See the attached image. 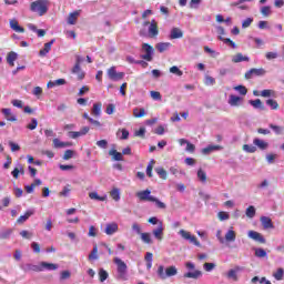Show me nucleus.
<instances>
[{
  "label": "nucleus",
  "mask_w": 284,
  "mask_h": 284,
  "mask_svg": "<svg viewBox=\"0 0 284 284\" xmlns=\"http://www.w3.org/2000/svg\"><path fill=\"white\" fill-rule=\"evenodd\" d=\"M152 194V191L150 190H144V191H140L136 193V196L140 201H149L150 203H155L156 207H159V210H165V207H168L165 205V203L161 202L159 199L150 195Z\"/></svg>",
  "instance_id": "obj_1"
},
{
  "label": "nucleus",
  "mask_w": 284,
  "mask_h": 284,
  "mask_svg": "<svg viewBox=\"0 0 284 284\" xmlns=\"http://www.w3.org/2000/svg\"><path fill=\"white\" fill-rule=\"evenodd\" d=\"M113 263L116 265L118 278L120 281H128V264L120 257H114Z\"/></svg>",
  "instance_id": "obj_2"
},
{
  "label": "nucleus",
  "mask_w": 284,
  "mask_h": 284,
  "mask_svg": "<svg viewBox=\"0 0 284 284\" xmlns=\"http://www.w3.org/2000/svg\"><path fill=\"white\" fill-rule=\"evenodd\" d=\"M176 274H179L176 266H169L165 268L163 265H160L158 267V276L162 281H165V278H170L172 276H176Z\"/></svg>",
  "instance_id": "obj_3"
},
{
  "label": "nucleus",
  "mask_w": 284,
  "mask_h": 284,
  "mask_svg": "<svg viewBox=\"0 0 284 284\" xmlns=\"http://www.w3.org/2000/svg\"><path fill=\"white\" fill-rule=\"evenodd\" d=\"M31 12H37L39 17L48 13V0H37L30 6Z\"/></svg>",
  "instance_id": "obj_4"
},
{
  "label": "nucleus",
  "mask_w": 284,
  "mask_h": 284,
  "mask_svg": "<svg viewBox=\"0 0 284 284\" xmlns=\"http://www.w3.org/2000/svg\"><path fill=\"white\" fill-rule=\"evenodd\" d=\"M142 52L144 54L141 55V59L144 61H152L154 59V47L149 43H142Z\"/></svg>",
  "instance_id": "obj_5"
},
{
  "label": "nucleus",
  "mask_w": 284,
  "mask_h": 284,
  "mask_svg": "<svg viewBox=\"0 0 284 284\" xmlns=\"http://www.w3.org/2000/svg\"><path fill=\"white\" fill-rule=\"evenodd\" d=\"M179 234L182 236V239H184V241L192 243V245H195V247H201V242H199V239L192 235V233L185 230H180Z\"/></svg>",
  "instance_id": "obj_6"
},
{
  "label": "nucleus",
  "mask_w": 284,
  "mask_h": 284,
  "mask_svg": "<svg viewBox=\"0 0 284 284\" xmlns=\"http://www.w3.org/2000/svg\"><path fill=\"white\" fill-rule=\"evenodd\" d=\"M266 72H267V71H265V69H263V68H260V69L253 68V69L248 70V71L244 74V78H245L246 80H250V79H252L253 77H265Z\"/></svg>",
  "instance_id": "obj_7"
},
{
  "label": "nucleus",
  "mask_w": 284,
  "mask_h": 284,
  "mask_svg": "<svg viewBox=\"0 0 284 284\" xmlns=\"http://www.w3.org/2000/svg\"><path fill=\"white\" fill-rule=\"evenodd\" d=\"M148 32L150 39H156L159 37V22L155 19L151 20Z\"/></svg>",
  "instance_id": "obj_8"
},
{
  "label": "nucleus",
  "mask_w": 284,
  "mask_h": 284,
  "mask_svg": "<svg viewBox=\"0 0 284 284\" xmlns=\"http://www.w3.org/2000/svg\"><path fill=\"white\" fill-rule=\"evenodd\" d=\"M108 77H109V79H111V81H121V79H123L125 77V73H123V72L118 73L116 68L111 67L108 70Z\"/></svg>",
  "instance_id": "obj_9"
},
{
  "label": "nucleus",
  "mask_w": 284,
  "mask_h": 284,
  "mask_svg": "<svg viewBox=\"0 0 284 284\" xmlns=\"http://www.w3.org/2000/svg\"><path fill=\"white\" fill-rule=\"evenodd\" d=\"M248 239H252L253 241H256L257 243L265 244V237L256 232V231H248Z\"/></svg>",
  "instance_id": "obj_10"
},
{
  "label": "nucleus",
  "mask_w": 284,
  "mask_h": 284,
  "mask_svg": "<svg viewBox=\"0 0 284 284\" xmlns=\"http://www.w3.org/2000/svg\"><path fill=\"white\" fill-rule=\"evenodd\" d=\"M241 103H243V98L231 94L229 97V105H231L232 108H236L239 105H241Z\"/></svg>",
  "instance_id": "obj_11"
},
{
  "label": "nucleus",
  "mask_w": 284,
  "mask_h": 284,
  "mask_svg": "<svg viewBox=\"0 0 284 284\" xmlns=\"http://www.w3.org/2000/svg\"><path fill=\"white\" fill-rule=\"evenodd\" d=\"M1 112L4 114L7 121H10L11 123L17 122V115L12 113V109H2Z\"/></svg>",
  "instance_id": "obj_12"
},
{
  "label": "nucleus",
  "mask_w": 284,
  "mask_h": 284,
  "mask_svg": "<svg viewBox=\"0 0 284 284\" xmlns=\"http://www.w3.org/2000/svg\"><path fill=\"white\" fill-rule=\"evenodd\" d=\"M264 230H274V223H272V219L268 216H262L260 219Z\"/></svg>",
  "instance_id": "obj_13"
},
{
  "label": "nucleus",
  "mask_w": 284,
  "mask_h": 284,
  "mask_svg": "<svg viewBox=\"0 0 284 284\" xmlns=\"http://www.w3.org/2000/svg\"><path fill=\"white\" fill-rule=\"evenodd\" d=\"M53 148L59 150L61 148H72V142H62L58 138L53 139Z\"/></svg>",
  "instance_id": "obj_14"
},
{
  "label": "nucleus",
  "mask_w": 284,
  "mask_h": 284,
  "mask_svg": "<svg viewBox=\"0 0 284 284\" xmlns=\"http://www.w3.org/2000/svg\"><path fill=\"white\" fill-rule=\"evenodd\" d=\"M170 48H172V43L170 42H159L155 44V50L160 53L168 52Z\"/></svg>",
  "instance_id": "obj_15"
},
{
  "label": "nucleus",
  "mask_w": 284,
  "mask_h": 284,
  "mask_svg": "<svg viewBox=\"0 0 284 284\" xmlns=\"http://www.w3.org/2000/svg\"><path fill=\"white\" fill-rule=\"evenodd\" d=\"M72 74H77L78 81H83L85 79V72L81 70V67L79 64H74L72 68Z\"/></svg>",
  "instance_id": "obj_16"
},
{
  "label": "nucleus",
  "mask_w": 284,
  "mask_h": 284,
  "mask_svg": "<svg viewBox=\"0 0 284 284\" xmlns=\"http://www.w3.org/2000/svg\"><path fill=\"white\" fill-rule=\"evenodd\" d=\"M115 232H119V224L114 222L106 224L105 234H108V236H112V234H115Z\"/></svg>",
  "instance_id": "obj_17"
},
{
  "label": "nucleus",
  "mask_w": 284,
  "mask_h": 284,
  "mask_svg": "<svg viewBox=\"0 0 284 284\" xmlns=\"http://www.w3.org/2000/svg\"><path fill=\"white\" fill-rule=\"evenodd\" d=\"M163 222H160L159 226L153 230V236L158 240V241H163Z\"/></svg>",
  "instance_id": "obj_18"
},
{
  "label": "nucleus",
  "mask_w": 284,
  "mask_h": 284,
  "mask_svg": "<svg viewBox=\"0 0 284 284\" xmlns=\"http://www.w3.org/2000/svg\"><path fill=\"white\" fill-rule=\"evenodd\" d=\"M10 28L11 30H14V32H19L21 34H23V32H26V29L21 26H19V21L17 20H10Z\"/></svg>",
  "instance_id": "obj_19"
},
{
  "label": "nucleus",
  "mask_w": 284,
  "mask_h": 284,
  "mask_svg": "<svg viewBox=\"0 0 284 284\" xmlns=\"http://www.w3.org/2000/svg\"><path fill=\"white\" fill-rule=\"evenodd\" d=\"M54 39H52L50 42L44 43V47L42 50H40L39 55L40 57H45L50 50H52V45L54 44Z\"/></svg>",
  "instance_id": "obj_20"
},
{
  "label": "nucleus",
  "mask_w": 284,
  "mask_h": 284,
  "mask_svg": "<svg viewBox=\"0 0 284 284\" xmlns=\"http://www.w3.org/2000/svg\"><path fill=\"white\" fill-rule=\"evenodd\" d=\"M203 276V272L195 270L193 272H187L184 274V278H194L195 281Z\"/></svg>",
  "instance_id": "obj_21"
},
{
  "label": "nucleus",
  "mask_w": 284,
  "mask_h": 284,
  "mask_svg": "<svg viewBox=\"0 0 284 284\" xmlns=\"http://www.w3.org/2000/svg\"><path fill=\"white\" fill-rule=\"evenodd\" d=\"M42 272L44 270H48L49 272H54L55 270H59V265L54 263H48V262H41Z\"/></svg>",
  "instance_id": "obj_22"
},
{
  "label": "nucleus",
  "mask_w": 284,
  "mask_h": 284,
  "mask_svg": "<svg viewBox=\"0 0 284 284\" xmlns=\"http://www.w3.org/2000/svg\"><path fill=\"white\" fill-rule=\"evenodd\" d=\"M243 61H250V57L243 55V53H236L232 58L233 63H243Z\"/></svg>",
  "instance_id": "obj_23"
},
{
  "label": "nucleus",
  "mask_w": 284,
  "mask_h": 284,
  "mask_svg": "<svg viewBox=\"0 0 284 284\" xmlns=\"http://www.w3.org/2000/svg\"><path fill=\"white\" fill-rule=\"evenodd\" d=\"M34 214L33 210H29L24 213V215H21L20 217H18L17 223L19 225L26 223V221H28V219H30V216H32Z\"/></svg>",
  "instance_id": "obj_24"
},
{
  "label": "nucleus",
  "mask_w": 284,
  "mask_h": 284,
  "mask_svg": "<svg viewBox=\"0 0 284 284\" xmlns=\"http://www.w3.org/2000/svg\"><path fill=\"white\" fill-rule=\"evenodd\" d=\"M253 144L256 145V148H258L260 150H267V148L270 145L267 142H265L258 138H255L253 140Z\"/></svg>",
  "instance_id": "obj_25"
},
{
  "label": "nucleus",
  "mask_w": 284,
  "mask_h": 284,
  "mask_svg": "<svg viewBox=\"0 0 284 284\" xmlns=\"http://www.w3.org/2000/svg\"><path fill=\"white\" fill-rule=\"evenodd\" d=\"M250 105H252L255 110H265V104H263V101L261 99L256 100H250Z\"/></svg>",
  "instance_id": "obj_26"
},
{
  "label": "nucleus",
  "mask_w": 284,
  "mask_h": 284,
  "mask_svg": "<svg viewBox=\"0 0 284 284\" xmlns=\"http://www.w3.org/2000/svg\"><path fill=\"white\" fill-rule=\"evenodd\" d=\"M170 39H183V31L180 28H173L170 33Z\"/></svg>",
  "instance_id": "obj_27"
},
{
  "label": "nucleus",
  "mask_w": 284,
  "mask_h": 284,
  "mask_svg": "<svg viewBox=\"0 0 284 284\" xmlns=\"http://www.w3.org/2000/svg\"><path fill=\"white\" fill-rule=\"evenodd\" d=\"M225 241L227 243H234V241H236V232L232 227L226 232Z\"/></svg>",
  "instance_id": "obj_28"
},
{
  "label": "nucleus",
  "mask_w": 284,
  "mask_h": 284,
  "mask_svg": "<svg viewBox=\"0 0 284 284\" xmlns=\"http://www.w3.org/2000/svg\"><path fill=\"white\" fill-rule=\"evenodd\" d=\"M109 155L112 156L113 161H123V153L114 149L109 151Z\"/></svg>",
  "instance_id": "obj_29"
},
{
  "label": "nucleus",
  "mask_w": 284,
  "mask_h": 284,
  "mask_svg": "<svg viewBox=\"0 0 284 284\" xmlns=\"http://www.w3.org/2000/svg\"><path fill=\"white\" fill-rule=\"evenodd\" d=\"M103 106V104L101 102L94 103L91 114H93V116H101V108Z\"/></svg>",
  "instance_id": "obj_30"
},
{
  "label": "nucleus",
  "mask_w": 284,
  "mask_h": 284,
  "mask_svg": "<svg viewBox=\"0 0 284 284\" xmlns=\"http://www.w3.org/2000/svg\"><path fill=\"white\" fill-rule=\"evenodd\" d=\"M17 59V53L14 51H11L7 55V63L11 67L14 68V60Z\"/></svg>",
  "instance_id": "obj_31"
},
{
  "label": "nucleus",
  "mask_w": 284,
  "mask_h": 284,
  "mask_svg": "<svg viewBox=\"0 0 284 284\" xmlns=\"http://www.w3.org/2000/svg\"><path fill=\"white\" fill-rule=\"evenodd\" d=\"M133 116H135V119H143V116H145V109L143 108L133 109Z\"/></svg>",
  "instance_id": "obj_32"
},
{
  "label": "nucleus",
  "mask_w": 284,
  "mask_h": 284,
  "mask_svg": "<svg viewBox=\"0 0 284 284\" xmlns=\"http://www.w3.org/2000/svg\"><path fill=\"white\" fill-rule=\"evenodd\" d=\"M77 19H79V11L70 13L68 18L69 26H74V23H77Z\"/></svg>",
  "instance_id": "obj_33"
},
{
  "label": "nucleus",
  "mask_w": 284,
  "mask_h": 284,
  "mask_svg": "<svg viewBox=\"0 0 284 284\" xmlns=\"http://www.w3.org/2000/svg\"><path fill=\"white\" fill-rule=\"evenodd\" d=\"M98 274L100 283H104V281H108V277L110 276L108 271H105L104 268H100Z\"/></svg>",
  "instance_id": "obj_34"
},
{
  "label": "nucleus",
  "mask_w": 284,
  "mask_h": 284,
  "mask_svg": "<svg viewBox=\"0 0 284 284\" xmlns=\"http://www.w3.org/2000/svg\"><path fill=\"white\" fill-rule=\"evenodd\" d=\"M65 79H58L55 81H49L47 87L48 88H55V85H65Z\"/></svg>",
  "instance_id": "obj_35"
},
{
  "label": "nucleus",
  "mask_w": 284,
  "mask_h": 284,
  "mask_svg": "<svg viewBox=\"0 0 284 284\" xmlns=\"http://www.w3.org/2000/svg\"><path fill=\"white\" fill-rule=\"evenodd\" d=\"M216 150H222L221 145H209L202 150L203 154H210Z\"/></svg>",
  "instance_id": "obj_36"
},
{
  "label": "nucleus",
  "mask_w": 284,
  "mask_h": 284,
  "mask_svg": "<svg viewBox=\"0 0 284 284\" xmlns=\"http://www.w3.org/2000/svg\"><path fill=\"white\" fill-rule=\"evenodd\" d=\"M97 258H99V246L94 245L89 254V261H97Z\"/></svg>",
  "instance_id": "obj_37"
},
{
  "label": "nucleus",
  "mask_w": 284,
  "mask_h": 284,
  "mask_svg": "<svg viewBox=\"0 0 284 284\" xmlns=\"http://www.w3.org/2000/svg\"><path fill=\"white\" fill-rule=\"evenodd\" d=\"M141 241H143L146 245H152V235L150 233H142Z\"/></svg>",
  "instance_id": "obj_38"
},
{
  "label": "nucleus",
  "mask_w": 284,
  "mask_h": 284,
  "mask_svg": "<svg viewBox=\"0 0 284 284\" xmlns=\"http://www.w3.org/2000/svg\"><path fill=\"white\" fill-rule=\"evenodd\" d=\"M110 196L113 199V201H121V191L119 189H113L110 192Z\"/></svg>",
  "instance_id": "obj_39"
},
{
  "label": "nucleus",
  "mask_w": 284,
  "mask_h": 284,
  "mask_svg": "<svg viewBox=\"0 0 284 284\" xmlns=\"http://www.w3.org/2000/svg\"><path fill=\"white\" fill-rule=\"evenodd\" d=\"M89 199L93 200V201H105L108 199V196H100L99 193L97 192H91L89 193Z\"/></svg>",
  "instance_id": "obj_40"
},
{
  "label": "nucleus",
  "mask_w": 284,
  "mask_h": 284,
  "mask_svg": "<svg viewBox=\"0 0 284 284\" xmlns=\"http://www.w3.org/2000/svg\"><path fill=\"white\" fill-rule=\"evenodd\" d=\"M273 278H275V281H283L284 278V270L283 268H277L275 273H273Z\"/></svg>",
  "instance_id": "obj_41"
},
{
  "label": "nucleus",
  "mask_w": 284,
  "mask_h": 284,
  "mask_svg": "<svg viewBox=\"0 0 284 284\" xmlns=\"http://www.w3.org/2000/svg\"><path fill=\"white\" fill-rule=\"evenodd\" d=\"M156 174L160 176V179H163L165 181L168 179V171L163 168L155 169Z\"/></svg>",
  "instance_id": "obj_42"
},
{
  "label": "nucleus",
  "mask_w": 284,
  "mask_h": 284,
  "mask_svg": "<svg viewBox=\"0 0 284 284\" xmlns=\"http://www.w3.org/2000/svg\"><path fill=\"white\" fill-rule=\"evenodd\" d=\"M197 179L202 182L205 183L207 181V173H205V171H203L202 169H200L197 171Z\"/></svg>",
  "instance_id": "obj_43"
},
{
  "label": "nucleus",
  "mask_w": 284,
  "mask_h": 284,
  "mask_svg": "<svg viewBox=\"0 0 284 284\" xmlns=\"http://www.w3.org/2000/svg\"><path fill=\"white\" fill-rule=\"evenodd\" d=\"M169 71L171 74H175V77H183V71H181V69H179L176 65L171 67Z\"/></svg>",
  "instance_id": "obj_44"
},
{
  "label": "nucleus",
  "mask_w": 284,
  "mask_h": 284,
  "mask_svg": "<svg viewBox=\"0 0 284 284\" xmlns=\"http://www.w3.org/2000/svg\"><path fill=\"white\" fill-rule=\"evenodd\" d=\"M246 216H247L248 219H254V216H256V209H254L253 205H251V206H248V207L246 209Z\"/></svg>",
  "instance_id": "obj_45"
},
{
  "label": "nucleus",
  "mask_w": 284,
  "mask_h": 284,
  "mask_svg": "<svg viewBox=\"0 0 284 284\" xmlns=\"http://www.w3.org/2000/svg\"><path fill=\"white\" fill-rule=\"evenodd\" d=\"M242 150H244V152H248V154H254V152H256V146L250 145V144H244L242 146Z\"/></svg>",
  "instance_id": "obj_46"
},
{
  "label": "nucleus",
  "mask_w": 284,
  "mask_h": 284,
  "mask_svg": "<svg viewBox=\"0 0 284 284\" xmlns=\"http://www.w3.org/2000/svg\"><path fill=\"white\" fill-rule=\"evenodd\" d=\"M216 83V79L212 75H205L204 78V85H214Z\"/></svg>",
  "instance_id": "obj_47"
},
{
  "label": "nucleus",
  "mask_w": 284,
  "mask_h": 284,
  "mask_svg": "<svg viewBox=\"0 0 284 284\" xmlns=\"http://www.w3.org/2000/svg\"><path fill=\"white\" fill-rule=\"evenodd\" d=\"M255 256L257 258H265V256H267V252L264 248H256Z\"/></svg>",
  "instance_id": "obj_48"
},
{
  "label": "nucleus",
  "mask_w": 284,
  "mask_h": 284,
  "mask_svg": "<svg viewBox=\"0 0 284 284\" xmlns=\"http://www.w3.org/2000/svg\"><path fill=\"white\" fill-rule=\"evenodd\" d=\"M27 270L29 272H42L41 263H40V265L28 264Z\"/></svg>",
  "instance_id": "obj_49"
},
{
  "label": "nucleus",
  "mask_w": 284,
  "mask_h": 284,
  "mask_svg": "<svg viewBox=\"0 0 284 284\" xmlns=\"http://www.w3.org/2000/svg\"><path fill=\"white\" fill-rule=\"evenodd\" d=\"M266 105H270L271 110H278V102H276V100H273V99L266 100Z\"/></svg>",
  "instance_id": "obj_50"
},
{
  "label": "nucleus",
  "mask_w": 284,
  "mask_h": 284,
  "mask_svg": "<svg viewBox=\"0 0 284 284\" xmlns=\"http://www.w3.org/2000/svg\"><path fill=\"white\" fill-rule=\"evenodd\" d=\"M261 14H263L264 17H270V14H272V7L270 6L262 7Z\"/></svg>",
  "instance_id": "obj_51"
},
{
  "label": "nucleus",
  "mask_w": 284,
  "mask_h": 284,
  "mask_svg": "<svg viewBox=\"0 0 284 284\" xmlns=\"http://www.w3.org/2000/svg\"><path fill=\"white\" fill-rule=\"evenodd\" d=\"M39 121L37 119H31V123L27 124V130H37Z\"/></svg>",
  "instance_id": "obj_52"
},
{
  "label": "nucleus",
  "mask_w": 284,
  "mask_h": 284,
  "mask_svg": "<svg viewBox=\"0 0 284 284\" xmlns=\"http://www.w3.org/2000/svg\"><path fill=\"white\" fill-rule=\"evenodd\" d=\"M150 94L153 101H161V99H163V97L161 95V92L159 91H151Z\"/></svg>",
  "instance_id": "obj_53"
},
{
  "label": "nucleus",
  "mask_w": 284,
  "mask_h": 284,
  "mask_svg": "<svg viewBox=\"0 0 284 284\" xmlns=\"http://www.w3.org/2000/svg\"><path fill=\"white\" fill-rule=\"evenodd\" d=\"M268 128H271L272 131L275 132V134H283V128L276 124H270Z\"/></svg>",
  "instance_id": "obj_54"
},
{
  "label": "nucleus",
  "mask_w": 284,
  "mask_h": 284,
  "mask_svg": "<svg viewBox=\"0 0 284 284\" xmlns=\"http://www.w3.org/2000/svg\"><path fill=\"white\" fill-rule=\"evenodd\" d=\"M234 90H236V92H240L242 97H245V94H247V88H245V85L234 87Z\"/></svg>",
  "instance_id": "obj_55"
},
{
  "label": "nucleus",
  "mask_w": 284,
  "mask_h": 284,
  "mask_svg": "<svg viewBox=\"0 0 284 284\" xmlns=\"http://www.w3.org/2000/svg\"><path fill=\"white\" fill-rule=\"evenodd\" d=\"M74 156V151L72 150H67L62 156L63 161H70Z\"/></svg>",
  "instance_id": "obj_56"
},
{
  "label": "nucleus",
  "mask_w": 284,
  "mask_h": 284,
  "mask_svg": "<svg viewBox=\"0 0 284 284\" xmlns=\"http://www.w3.org/2000/svg\"><path fill=\"white\" fill-rule=\"evenodd\" d=\"M152 170H154V160H151L149 165L146 166V175L152 179Z\"/></svg>",
  "instance_id": "obj_57"
},
{
  "label": "nucleus",
  "mask_w": 284,
  "mask_h": 284,
  "mask_svg": "<svg viewBox=\"0 0 284 284\" xmlns=\"http://www.w3.org/2000/svg\"><path fill=\"white\" fill-rule=\"evenodd\" d=\"M217 216L221 221H227L230 219V213L225 212V211H220L217 213Z\"/></svg>",
  "instance_id": "obj_58"
},
{
  "label": "nucleus",
  "mask_w": 284,
  "mask_h": 284,
  "mask_svg": "<svg viewBox=\"0 0 284 284\" xmlns=\"http://www.w3.org/2000/svg\"><path fill=\"white\" fill-rule=\"evenodd\" d=\"M227 278H233V281H239V275L236 274V270H230L227 273Z\"/></svg>",
  "instance_id": "obj_59"
},
{
  "label": "nucleus",
  "mask_w": 284,
  "mask_h": 284,
  "mask_svg": "<svg viewBox=\"0 0 284 284\" xmlns=\"http://www.w3.org/2000/svg\"><path fill=\"white\" fill-rule=\"evenodd\" d=\"M261 97H264V98L274 97V90L265 89L261 92Z\"/></svg>",
  "instance_id": "obj_60"
},
{
  "label": "nucleus",
  "mask_w": 284,
  "mask_h": 284,
  "mask_svg": "<svg viewBox=\"0 0 284 284\" xmlns=\"http://www.w3.org/2000/svg\"><path fill=\"white\" fill-rule=\"evenodd\" d=\"M203 267H204L205 272H212V270H214V267H216V264L206 262V263H204Z\"/></svg>",
  "instance_id": "obj_61"
},
{
  "label": "nucleus",
  "mask_w": 284,
  "mask_h": 284,
  "mask_svg": "<svg viewBox=\"0 0 284 284\" xmlns=\"http://www.w3.org/2000/svg\"><path fill=\"white\" fill-rule=\"evenodd\" d=\"M32 94H33L34 97H38V99H39V97H41V94H43V89H42L41 87H36V88L33 89V91H32Z\"/></svg>",
  "instance_id": "obj_62"
},
{
  "label": "nucleus",
  "mask_w": 284,
  "mask_h": 284,
  "mask_svg": "<svg viewBox=\"0 0 284 284\" xmlns=\"http://www.w3.org/2000/svg\"><path fill=\"white\" fill-rule=\"evenodd\" d=\"M20 236H22V239L30 240V239H32L33 235L29 231H21Z\"/></svg>",
  "instance_id": "obj_63"
},
{
  "label": "nucleus",
  "mask_w": 284,
  "mask_h": 284,
  "mask_svg": "<svg viewBox=\"0 0 284 284\" xmlns=\"http://www.w3.org/2000/svg\"><path fill=\"white\" fill-rule=\"evenodd\" d=\"M97 145H98V148L105 150V148H108V140H100L97 142Z\"/></svg>",
  "instance_id": "obj_64"
}]
</instances>
